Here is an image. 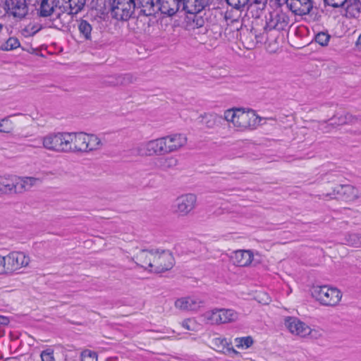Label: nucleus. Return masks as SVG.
Listing matches in <instances>:
<instances>
[{
  "label": "nucleus",
  "instance_id": "nucleus-1",
  "mask_svg": "<svg viewBox=\"0 0 361 361\" xmlns=\"http://www.w3.org/2000/svg\"><path fill=\"white\" fill-rule=\"evenodd\" d=\"M55 1L56 0H42L38 13L41 17H49V27L61 30L69 25L73 16L68 11H62Z\"/></svg>",
  "mask_w": 361,
  "mask_h": 361
},
{
  "label": "nucleus",
  "instance_id": "nucleus-2",
  "mask_svg": "<svg viewBox=\"0 0 361 361\" xmlns=\"http://www.w3.org/2000/svg\"><path fill=\"white\" fill-rule=\"evenodd\" d=\"M68 153L87 152L99 149L102 145L100 139L93 134L68 133Z\"/></svg>",
  "mask_w": 361,
  "mask_h": 361
},
{
  "label": "nucleus",
  "instance_id": "nucleus-3",
  "mask_svg": "<svg viewBox=\"0 0 361 361\" xmlns=\"http://www.w3.org/2000/svg\"><path fill=\"white\" fill-rule=\"evenodd\" d=\"M68 132H53L40 137L39 143L47 150L56 153H68Z\"/></svg>",
  "mask_w": 361,
  "mask_h": 361
},
{
  "label": "nucleus",
  "instance_id": "nucleus-4",
  "mask_svg": "<svg viewBox=\"0 0 361 361\" xmlns=\"http://www.w3.org/2000/svg\"><path fill=\"white\" fill-rule=\"evenodd\" d=\"M134 0H112L110 3V15L121 21L128 20L135 12Z\"/></svg>",
  "mask_w": 361,
  "mask_h": 361
},
{
  "label": "nucleus",
  "instance_id": "nucleus-5",
  "mask_svg": "<svg viewBox=\"0 0 361 361\" xmlns=\"http://www.w3.org/2000/svg\"><path fill=\"white\" fill-rule=\"evenodd\" d=\"M312 295L321 304L326 306L337 305L342 298V294L338 289L328 286L314 287Z\"/></svg>",
  "mask_w": 361,
  "mask_h": 361
},
{
  "label": "nucleus",
  "instance_id": "nucleus-6",
  "mask_svg": "<svg viewBox=\"0 0 361 361\" xmlns=\"http://www.w3.org/2000/svg\"><path fill=\"white\" fill-rule=\"evenodd\" d=\"M197 196L193 193H186L178 196L172 205L173 212L178 216H186L196 207Z\"/></svg>",
  "mask_w": 361,
  "mask_h": 361
},
{
  "label": "nucleus",
  "instance_id": "nucleus-7",
  "mask_svg": "<svg viewBox=\"0 0 361 361\" xmlns=\"http://www.w3.org/2000/svg\"><path fill=\"white\" fill-rule=\"evenodd\" d=\"M204 319L212 324L233 322L238 318V314L232 309H214L204 314Z\"/></svg>",
  "mask_w": 361,
  "mask_h": 361
},
{
  "label": "nucleus",
  "instance_id": "nucleus-8",
  "mask_svg": "<svg viewBox=\"0 0 361 361\" xmlns=\"http://www.w3.org/2000/svg\"><path fill=\"white\" fill-rule=\"evenodd\" d=\"M174 265V258L169 251L154 250L153 264L150 272L162 273L170 270Z\"/></svg>",
  "mask_w": 361,
  "mask_h": 361
},
{
  "label": "nucleus",
  "instance_id": "nucleus-9",
  "mask_svg": "<svg viewBox=\"0 0 361 361\" xmlns=\"http://www.w3.org/2000/svg\"><path fill=\"white\" fill-rule=\"evenodd\" d=\"M288 16L281 11H274L270 12L266 17V25L264 30L269 32L271 30H284L289 24Z\"/></svg>",
  "mask_w": 361,
  "mask_h": 361
},
{
  "label": "nucleus",
  "instance_id": "nucleus-10",
  "mask_svg": "<svg viewBox=\"0 0 361 361\" xmlns=\"http://www.w3.org/2000/svg\"><path fill=\"white\" fill-rule=\"evenodd\" d=\"M204 302L200 297L196 295H188L178 298L174 302L176 309L183 312H197Z\"/></svg>",
  "mask_w": 361,
  "mask_h": 361
},
{
  "label": "nucleus",
  "instance_id": "nucleus-11",
  "mask_svg": "<svg viewBox=\"0 0 361 361\" xmlns=\"http://www.w3.org/2000/svg\"><path fill=\"white\" fill-rule=\"evenodd\" d=\"M164 145L161 137L151 140L140 143L137 147V152L141 156L164 155L166 154Z\"/></svg>",
  "mask_w": 361,
  "mask_h": 361
},
{
  "label": "nucleus",
  "instance_id": "nucleus-12",
  "mask_svg": "<svg viewBox=\"0 0 361 361\" xmlns=\"http://www.w3.org/2000/svg\"><path fill=\"white\" fill-rule=\"evenodd\" d=\"M6 273H12L28 265L29 257L22 252H13L4 256Z\"/></svg>",
  "mask_w": 361,
  "mask_h": 361
},
{
  "label": "nucleus",
  "instance_id": "nucleus-13",
  "mask_svg": "<svg viewBox=\"0 0 361 361\" xmlns=\"http://www.w3.org/2000/svg\"><path fill=\"white\" fill-rule=\"evenodd\" d=\"M42 183V179L32 176H13V194H23Z\"/></svg>",
  "mask_w": 361,
  "mask_h": 361
},
{
  "label": "nucleus",
  "instance_id": "nucleus-14",
  "mask_svg": "<svg viewBox=\"0 0 361 361\" xmlns=\"http://www.w3.org/2000/svg\"><path fill=\"white\" fill-rule=\"evenodd\" d=\"M165 154H170L178 151L187 143V137L183 134L175 133L161 137Z\"/></svg>",
  "mask_w": 361,
  "mask_h": 361
},
{
  "label": "nucleus",
  "instance_id": "nucleus-15",
  "mask_svg": "<svg viewBox=\"0 0 361 361\" xmlns=\"http://www.w3.org/2000/svg\"><path fill=\"white\" fill-rule=\"evenodd\" d=\"M285 326L292 334L300 337H305L311 333L310 327L296 317L286 318Z\"/></svg>",
  "mask_w": 361,
  "mask_h": 361
},
{
  "label": "nucleus",
  "instance_id": "nucleus-16",
  "mask_svg": "<svg viewBox=\"0 0 361 361\" xmlns=\"http://www.w3.org/2000/svg\"><path fill=\"white\" fill-rule=\"evenodd\" d=\"M330 198H342L345 201H352L357 198L358 191L351 185H341L336 187L332 193L326 195Z\"/></svg>",
  "mask_w": 361,
  "mask_h": 361
},
{
  "label": "nucleus",
  "instance_id": "nucleus-17",
  "mask_svg": "<svg viewBox=\"0 0 361 361\" xmlns=\"http://www.w3.org/2000/svg\"><path fill=\"white\" fill-rule=\"evenodd\" d=\"M159 10L164 14L172 16L179 11H183V0H157Z\"/></svg>",
  "mask_w": 361,
  "mask_h": 361
},
{
  "label": "nucleus",
  "instance_id": "nucleus-18",
  "mask_svg": "<svg viewBox=\"0 0 361 361\" xmlns=\"http://www.w3.org/2000/svg\"><path fill=\"white\" fill-rule=\"evenodd\" d=\"M238 114L235 123L238 130H244L255 125L257 118L253 111H244L240 109Z\"/></svg>",
  "mask_w": 361,
  "mask_h": 361
},
{
  "label": "nucleus",
  "instance_id": "nucleus-19",
  "mask_svg": "<svg viewBox=\"0 0 361 361\" xmlns=\"http://www.w3.org/2000/svg\"><path fill=\"white\" fill-rule=\"evenodd\" d=\"M290 10L296 15L309 14L313 8L312 0H284Z\"/></svg>",
  "mask_w": 361,
  "mask_h": 361
},
{
  "label": "nucleus",
  "instance_id": "nucleus-20",
  "mask_svg": "<svg viewBox=\"0 0 361 361\" xmlns=\"http://www.w3.org/2000/svg\"><path fill=\"white\" fill-rule=\"evenodd\" d=\"M154 255V250H142L131 259L135 261L137 267L149 271V269H152Z\"/></svg>",
  "mask_w": 361,
  "mask_h": 361
},
{
  "label": "nucleus",
  "instance_id": "nucleus-21",
  "mask_svg": "<svg viewBox=\"0 0 361 361\" xmlns=\"http://www.w3.org/2000/svg\"><path fill=\"white\" fill-rule=\"evenodd\" d=\"M253 254L250 250H239L234 251L231 255V259L233 264L238 267H247L253 260Z\"/></svg>",
  "mask_w": 361,
  "mask_h": 361
},
{
  "label": "nucleus",
  "instance_id": "nucleus-22",
  "mask_svg": "<svg viewBox=\"0 0 361 361\" xmlns=\"http://www.w3.org/2000/svg\"><path fill=\"white\" fill-rule=\"evenodd\" d=\"M183 11L190 14H197L209 6L211 0H183Z\"/></svg>",
  "mask_w": 361,
  "mask_h": 361
},
{
  "label": "nucleus",
  "instance_id": "nucleus-23",
  "mask_svg": "<svg viewBox=\"0 0 361 361\" xmlns=\"http://www.w3.org/2000/svg\"><path fill=\"white\" fill-rule=\"evenodd\" d=\"M6 8L14 16L23 18L27 13L25 0H6Z\"/></svg>",
  "mask_w": 361,
  "mask_h": 361
},
{
  "label": "nucleus",
  "instance_id": "nucleus-24",
  "mask_svg": "<svg viewBox=\"0 0 361 361\" xmlns=\"http://www.w3.org/2000/svg\"><path fill=\"white\" fill-rule=\"evenodd\" d=\"M213 344L216 347V350L226 355H238L239 353L235 350L231 342L225 338H216L213 340Z\"/></svg>",
  "mask_w": 361,
  "mask_h": 361
},
{
  "label": "nucleus",
  "instance_id": "nucleus-25",
  "mask_svg": "<svg viewBox=\"0 0 361 361\" xmlns=\"http://www.w3.org/2000/svg\"><path fill=\"white\" fill-rule=\"evenodd\" d=\"M157 166L163 171L173 169L178 164V159L173 156L159 157L156 161Z\"/></svg>",
  "mask_w": 361,
  "mask_h": 361
},
{
  "label": "nucleus",
  "instance_id": "nucleus-26",
  "mask_svg": "<svg viewBox=\"0 0 361 361\" xmlns=\"http://www.w3.org/2000/svg\"><path fill=\"white\" fill-rule=\"evenodd\" d=\"M78 29L80 37L86 41L92 40V25L86 20L80 19L78 21Z\"/></svg>",
  "mask_w": 361,
  "mask_h": 361
},
{
  "label": "nucleus",
  "instance_id": "nucleus-27",
  "mask_svg": "<svg viewBox=\"0 0 361 361\" xmlns=\"http://www.w3.org/2000/svg\"><path fill=\"white\" fill-rule=\"evenodd\" d=\"M13 176H0V196L13 195Z\"/></svg>",
  "mask_w": 361,
  "mask_h": 361
},
{
  "label": "nucleus",
  "instance_id": "nucleus-28",
  "mask_svg": "<svg viewBox=\"0 0 361 361\" xmlns=\"http://www.w3.org/2000/svg\"><path fill=\"white\" fill-rule=\"evenodd\" d=\"M133 81V76L130 74H125L123 75L109 76L104 82L111 86L119 85H126Z\"/></svg>",
  "mask_w": 361,
  "mask_h": 361
},
{
  "label": "nucleus",
  "instance_id": "nucleus-29",
  "mask_svg": "<svg viewBox=\"0 0 361 361\" xmlns=\"http://www.w3.org/2000/svg\"><path fill=\"white\" fill-rule=\"evenodd\" d=\"M65 5H63L64 8H68V13L72 16L73 14L78 13L80 11L85 4V0H62Z\"/></svg>",
  "mask_w": 361,
  "mask_h": 361
},
{
  "label": "nucleus",
  "instance_id": "nucleus-30",
  "mask_svg": "<svg viewBox=\"0 0 361 361\" xmlns=\"http://www.w3.org/2000/svg\"><path fill=\"white\" fill-rule=\"evenodd\" d=\"M20 43L18 38L11 37L7 39L0 45V49L2 51H11L18 48Z\"/></svg>",
  "mask_w": 361,
  "mask_h": 361
},
{
  "label": "nucleus",
  "instance_id": "nucleus-31",
  "mask_svg": "<svg viewBox=\"0 0 361 361\" xmlns=\"http://www.w3.org/2000/svg\"><path fill=\"white\" fill-rule=\"evenodd\" d=\"M235 346L239 349L245 350L249 348L254 343L253 338L248 336L238 337L234 339Z\"/></svg>",
  "mask_w": 361,
  "mask_h": 361
},
{
  "label": "nucleus",
  "instance_id": "nucleus-32",
  "mask_svg": "<svg viewBox=\"0 0 361 361\" xmlns=\"http://www.w3.org/2000/svg\"><path fill=\"white\" fill-rule=\"evenodd\" d=\"M204 118L206 119V126L212 128H214L217 123H220L223 117L216 114H209L204 116Z\"/></svg>",
  "mask_w": 361,
  "mask_h": 361
},
{
  "label": "nucleus",
  "instance_id": "nucleus-33",
  "mask_svg": "<svg viewBox=\"0 0 361 361\" xmlns=\"http://www.w3.org/2000/svg\"><path fill=\"white\" fill-rule=\"evenodd\" d=\"M345 4H347V10L352 12L353 15L361 13V0H348Z\"/></svg>",
  "mask_w": 361,
  "mask_h": 361
},
{
  "label": "nucleus",
  "instance_id": "nucleus-34",
  "mask_svg": "<svg viewBox=\"0 0 361 361\" xmlns=\"http://www.w3.org/2000/svg\"><path fill=\"white\" fill-rule=\"evenodd\" d=\"M239 110L240 109L226 110L224 114L223 119L226 120L229 123H231L233 127H235L237 115L238 114V112Z\"/></svg>",
  "mask_w": 361,
  "mask_h": 361
},
{
  "label": "nucleus",
  "instance_id": "nucleus-35",
  "mask_svg": "<svg viewBox=\"0 0 361 361\" xmlns=\"http://www.w3.org/2000/svg\"><path fill=\"white\" fill-rule=\"evenodd\" d=\"M346 243L354 247L361 246V236L357 233H350L345 237Z\"/></svg>",
  "mask_w": 361,
  "mask_h": 361
},
{
  "label": "nucleus",
  "instance_id": "nucleus-36",
  "mask_svg": "<svg viewBox=\"0 0 361 361\" xmlns=\"http://www.w3.org/2000/svg\"><path fill=\"white\" fill-rule=\"evenodd\" d=\"M331 36L324 32H319L315 36V42L322 47L327 46Z\"/></svg>",
  "mask_w": 361,
  "mask_h": 361
},
{
  "label": "nucleus",
  "instance_id": "nucleus-37",
  "mask_svg": "<svg viewBox=\"0 0 361 361\" xmlns=\"http://www.w3.org/2000/svg\"><path fill=\"white\" fill-rule=\"evenodd\" d=\"M13 130V123L7 118L0 120V133H10Z\"/></svg>",
  "mask_w": 361,
  "mask_h": 361
},
{
  "label": "nucleus",
  "instance_id": "nucleus-38",
  "mask_svg": "<svg viewBox=\"0 0 361 361\" xmlns=\"http://www.w3.org/2000/svg\"><path fill=\"white\" fill-rule=\"evenodd\" d=\"M80 357L82 361H97V353L90 350H83Z\"/></svg>",
  "mask_w": 361,
  "mask_h": 361
},
{
  "label": "nucleus",
  "instance_id": "nucleus-39",
  "mask_svg": "<svg viewBox=\"0 0 361 361\" xmlns=\"http://www.w3.org/2000/svg\"><path fill=\"white\" fill-rule=\"evenodd\" d=\"M140 1L142 7L145 9V11L149 12V15L152 14V13L154 11V0H140Z\"/></svg>",
  "mask_w": 361,
  "mask_h": 361
},
{
  "label": "nucleus",
  "instance_id": "nucleus-40",
  "mask_svg": "<svg viewBox=\"0 0 361 361\" xmlns=\"http://www.w3.org/2000/svg\"><path fill=\"white\" fill-rule=\"evenodd\" d=\"M41 361H55L54 357V350L51 348H47L42 350L40 354Z\"/></svg>",
  "mask_w": 361,
  "mask_h": 361
},
{
  "label": "nucleus",
  "instance_id": "nucleus-41",
  "mask_svg": "<svg viewBox=\"0 0 361 361\" xmlns=\"http://www.w3.org/2000/svg\"><path fill=\"white\" fill-rule=\"evenodd\" d=\"M232 7L240 9L249 4V0H226Z\"/></svg>",
  "mask_w": 361,
  "mask_h": 361
},
{
  "label": "nucleus",
  "instance_id": "nucleus-42",
  "mask_svg": "<svg viewBox=\"0 0 361 361\" xmlns=\"http://www.w3.org/2000/svg\"><path fill=\"white\" fill-rule=\"evenodd\" d=\"M324 3L334 8L343 6L348 0H324Z\"/></svg>",
  "mask_w": 361,
  "mask_h": 361
},
{
  "label": "nucleus",
  "instance_id": "nucleus-43",
  "mask_svg": "<svg viewBox=\"0 0 361 361\" xmlns=\"http://www.w3.org/2000/svg\"><path fill=\"white\" fill-rule=\"evenodd\" d=\"M7 274L4 256L0 255V274Z\"/></svg>",
  "mask_w": 361,
  "mask_h": 361
},
{
  "label": "nucleus",
  "instance_id": "nucleus-44",
  "mask_svg": "<svg viewBox=\"0 0 361 361\" xmlns=\"http://www.w3.org/2000/svg\"><path fill=\"white\" fill-rule=\"evenodd\" d=\"M320 129L324 132V133H328L330 131V128H333L332 126H330L329 124H328L326 122H322L321 124H320Z\"/></svg>",
  "mask_w": 361,
  "mask_h": 361
},
{
  "label": "nucleus",
  "instance_id": "nucleus-45",
  "mask_svg": "<svg viewBox=\"0 0 361 361\" xmlns=\"http://www.w3.org/2000/svg\"><path fill=\"white\" fill-rule=\"evenodd\" d=\"M267 0H249V4L248 5H252V4H262L265 5Z\"/></svg>",
  "mask_w": 361,
  "mask_h": 361
},
{
  "label": "nucleus",
  "instance_id": "nucleus-46",
  "mask_svg": "<svg viewBox=\"0 0 361 361\" xmlns=\"http://www.w3.org/2000/svg\"><path fill=\"white\" fill-rule=\"evenodd\" d=\"M355 48L359 51L361 50V33L360 34V35L355 42Z\"/></svg>",
  "mask_w": 361,
  "mask_h": 361
},
{
  "label": "nucleus",
  "instance_id": "nucleus-47",
  "mask_svg": "<svg viewBox=\"0 0 361 361\" xmlns=\"http://www.w3.org/2000/svg\"><path fill=\"white\" fill-rule=\"evenodd\" d=\"M190 322V320H185L182 323V326L183 328H185L187 330H190V327L189 326V323Z\"/></svg>",
  "mask_w": 361,
  "mask_h": 361
},
{
  "label": "nucleus",
  "instance_id": "nucleus-48",
  "mask_svg": "<svg viewBox=\"0 0 361 361\" xmlns=\"http://www.w3.org/2000/svg\"><path fill=\"white\" fill-rule=\"evenodd\" d=\"M7 323V319L5 317L0 316V325L5 324Z\"/></svg>",
  "mask_w": 361,
  "mask_h": 361
},
{
  "label": "nucleus",
  "instance_id": "nucleus-49",
  "mask_svg": "<svg viewBox=\"0 0 361 361\" xmlns=\"http://www.w3.org/2000/svg\"><path fill=\"white\" fill-rule=\"evenodd\" d=\"M203 23H204V20L203 19L200 18V19H197V25L199 26V27H202L203 25Z\"/></svg>",
  "mask_w": 361,
  "mask_h": 361
},
{
  "label": "nucleus",
  "instance_id": "nucleus-50",
  "mask_svg": "<svg viewBox=\"0 0 361 361\" xmlns=\"http://www.w3.org/2000/svg\"><path fill=\"white\" fill-rule=\"evenodd\" d=\"M105 6V1H101V3L98 5L99 8H97L98 10H101L103 7Z\"/></svg>",
  "mask_w": 361,
  "mask_h": 361
},
{
  "label": "nucleus",
  "instance_id": "nucleus-51",
  "mask_svg": "<svg viewBox=\"0 0 361 361\" xmlns=\"http://www.w3.org/2000/svg\"><path fill=\"white\" fill-rule=\"evenodd\" d=\"M39 140H40V138H39V140L37 141V143H35V145H33V146H34V147H42V143H39Z\"/></svg>",
  "mask_w": 361,
  "mask_h": 361
},
{
  "label": "nucleus",
  "instance_id": "nucleus-52",
  "mask_svg": "<svg viewBox=\"0 0 361 361\" xmlns=\"http://www.w3.org/2000/svg\"><path fill=\"white\" fill-rule=\"evenodd\" d=\"M4 361H13V360H11V359H6V360H4Z\"/></svg>",
  "mask_w": 361,
  "mask_h": 361
}]
</instances>
